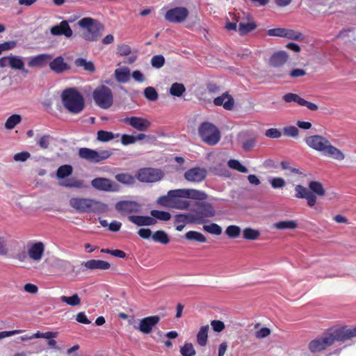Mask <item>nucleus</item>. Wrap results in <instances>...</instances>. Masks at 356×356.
<instances>
[{
    "label": "nucleus",
    "mask_w": 356,
    "mask_h": 356,
    "mask_svg": "<svg viewBox=\"0 0 356 356\" xmlns=\"http://www.w3.org/2000/svg\"><path fill=\"white\" fill-rule=\"evenodd\" d=\"M198 200L195 203L197 210L194 213L178 214L175 216L176 222H188L195 225H203L208 218L214 217L216 211L213 206L209 202Z\"/></svg>",
    "instance_id": "nucleus-1"
},
{
    "label": "nucleus",
    "mask_w": 356,
    "mask_h": 356,
    "mask_svg": "<svg viewBox=\"0 0 356 356\" xmlns=\"http://www.w3.org/2000/svg\"><path fill=\"white\" fill-rule=\"evenodd\" d=\"M70 206L79 213H104L108 209L106 204L95 199L74 197L70 199Z\"/></svg>",
    "instance_id": "nucleus-2"
},
{
    "label": "nucleus",
    "mask_w": 356,
    "mask_h": 356,
    "mask_svg": "<svg viewBox=\"0 0 356 356\" xmlns=\"http://www.w3.org/2000/svg\"><path fill=\"white\" fill-rule=\"evenodd\" d=\"M63 106L72 114L80 113L85 106L82 95L75 88L65 89L61 93Z\"/></svg>",
    "instance_id": "nucleus-3"
},
{
    "label": "nucleus",
    "mask_w": 356,
    "mask_h": 356,
    "mask_svg": "<svg viewBox=\"0 0 356 356\" xmlns=\"http://www.w3.org/2000/svg\"><path fill=\"white\" fill-rule=\"evenodd\" d=\"M336 341H340L336 329H332L312 340L308 343V350L312 353H321L332 346Z\"/></svg>",
    "instance_id": "nucleus-4"
},
{
    "label": "nucleus",
    "mask_w": 356,
    "mask_h": 356,
    "mask_svg": "<svg viewBox=\"0 0 356 356\" xmlns=\"http://www.w3.org/2000/svg\"><path fill=\"white\" fill-rule=\"evenodd\" d=\"M198 134L201 140L209 145H216L220 140L221 134L218 127L213 124L204 122L200 124Z\"/></svg>",
    "instance_id": "nucleus-5"
},
{
    "label": "nucleus",
    "mask_w": 356,
    "mask_h": 356,
    "mask_svg": "<svg viewBox=\"0 0 356 356\" xmlns=\"http://www.w3.org/2000/svg\"><path fill=\"white\" fill-rule=\"evenodd\" d=\"M73 168L70 165H63L60 166L56 171V177L59 179V185L67 188H82L84 187L82 180L74 178L67 179L71 175Z\"/></svg>",
    "instance_id": "nucleus-6"
},
{
    "label": "nucleus",
    "mask_w": 356,
    "mask_h": 356,
    "mask_svg": "<svg viewBox=\"0 0 356 356\" xmlns=\"http://www.w3.org/2000/svg\"><path fill=\"white\" fill-rule=\"evenodd\" d=\"M95 104L102 108H110L113 102V93L108 87L101 85L96 88L92 92Z\"/></svg>",
    "instance_id": "nucleus-7"
},
{
    "label": "nucleus",
    "mask_w": 356,
    "mask_h": 356,
    "mask_svg": "<svg viewBox=\"0 0 356 356\" xmlns=\"http://www.w3.org/2000/svg\"><path fill=\"white\" fill-rule=\"evenodd\" d=\"M79 25L83 29L82 37L88 41H96L101 36L99 25L90 17H85L79 22Z\"/></svg>",
    "instance_id": "nucleus-8"
},
{
    "label": "nucleus",
    "mask_w": 356,
    "mask_h": 356,
    "mask_svg": "<svg viewBox=\"0 0 356 356\" xmlns=\"http://www.w3.org/2000/svg\"><path fill=\"white\" fill-rule=\"evenodd\" d=\"M289 59L288 54L284 51L275 52L269 59V65L271 67L277 68L274 74L275 77L284 78L288 74V71L281 69V67L287 62Z\"/></svg>",
    "instance_id": "nucleus-9"
},
{
    "label": "nucleus",
    "mask_w": 356,
    "mask_h": 356,
    "mask_svg": "<svg viewBox=\"0 0 356 356\" xmlns=\"http://www.w3.org/2000/svg\"><path fill=\"white\" fill-rule=\"evenodd\" d=\"M168 195L171 197L188 198L195 200H205L208 197V195L205 192L193 188L170 190L168 192Z\"/></svg>",
    "instance_id": "nucleus-10"
},
{
    "label": "nucleus",
    "mask_w": 356,
    "mask_h": 356,
    "mask_svg": "<svg viewBox=\"0 0 356 356\" xmlns=\"http://www.w3.org/2000/svg\"><path fill=\"white\" fill-rule=\"evenodd\" d=\"M79 156L81 159L88 160L92 163H98L108 159L111 153L108 150H101L97 152L86 147L80 148Z\"/></svg>",
    "instance_id": "nucleus-11"
},
{
    "label": "nucleus",
    "mask_w": 356,
    "mask_h": 356,
    "mask_svg": "<svg viewBox=\"0 0 356 356\" xmlns=\"http://www.w3.org/2000/svg\"><path fill=\"white\" fill-rule=\"evenodd\" d=\"M136 177L141 182L152 183L161 180L163 173L159 169L147 168L139 170Z\"/></svg>",
    "instance_id": "nucleus-12"
},
{
    "label": "nucleus",
    "mask_w": 356,
    "mask_h": 356,
    "mask_svg": "<svg viewBox=\"0 0 356 356\" xmlns=\"http://www.w3.org/2000/svg\"><path fill=\"white\" fill-rule=\"evenodd\" d=\"M91 186L95 189L104 192H117L120 190V186L115 181L105 177H97L93 179Z\"/></svg>",
    "instance_id": "nucleus-13"
},
{
    "label": "nucleus",
    "mask_w": 356,
    "mask_h": 356,
    "mask_svg": "<svg viewBox=\"0 0 356 356\" xmlns=\"http://www.w3.org/2000/svg\"><path fill=\"white\" fill-rule=\"evenodd\" d=\"M161 321V317L157 315L149 316L141 318L138 325H134V327L144 334H150L154 328Z\"/></svg>",
    "instance_id": "nucleus-14"
},
{
    "label": "nucleus",
    "mask_w": 356,
    "mask_h": 356,
    "mask_svg": "<svg viewBox=\"0 0 356 356\" xmlns=\"http://www.w3.org/2000/svg\"><path fill=\"white\" fill-rule=\"evenodd\" d=\"M188 10L185 7H175L165 14V19L170 23H181L188 16Z\"/></svg>",
    "instance_id": "nucleus-15"
},
{
    "label": "nucleus",
    "mask_w": 356,
    "mask_h": 356,
    "mask_svg": "<svg viewBox=\"0 0 356 356\" xmlns=\"http://www.w3.org/2000/svg\"><path fill=\"white\" fill-rule=\"evenodd\" d=\"M305 143L309 147L323 154L330 141L321 135H314L307 137Z\"/></svg>",
    "instance_id": "nucleus-16"
},
{
    "label": "nucleus",
    "mask_w": 356,
    "mask_h": 356,
    "mask_svg": "<svg viewBox=\"0 0 356 356\" xmlns=\"http://www.w3.org/2000/svg\"><path fill=\"white\" fill-rule=\"evenodd\" d=\"M123 122L139 131H146L152 125L147 118L136 116L125 118Z\"/></svg>",
    "instance_id": "nucleus-17"
},
{
    "label": "nucleus",
    "mask_w": 356,
    "mask_h": 356,
    "mask_svg": "<svg viewBox=\"0 0 356 356\" xmlns=\"http://www.w3.org/2000/svg\"><path fill=\"white\" fill-rule=\"evenodd\" d=\"M140 208V204L135 201L122 200L115 204V209L121 214L138 213Z\"/></svg>",
    "instance_id": "nucleus-18"
},
{
    "label": "nucleus",
    "mask_w": 356,
    "mask_h": 356,
    "mask_svg": "<svg viewBox=\"0 0 356 356\" xmlns=\"http://www.w3.org/2000/svg\"><path fill=\"white\" fill-rule=\"evenodd\" d=\"M207 172L203 168H192L184 172V178L190 182H200L203 181L207 176Z\"/></svg>",
    "instance_id": "nucleus-19"
},
{
    "label": "nucleus",
    "mask_w": 356,
    "mask_h": 356,
    "mask_svg": "<svg viewBox=\"0 0 356 356\" xmlns=\"http://www.w3.org/2000/svg\"><path fill=\"white\" fill-rule=\"evenodd\" d=\"M44 245L42 242H36L28 248V255L31 259L35 262L40 261L44 252Z\"/></svg>",
    "instance_id": "nucleus-20"
},
{
    "label": "nucleus",
    "mask_w": 356,
    "mask_h": 356,
    "mask_svg": "<svg viewBox=\"0 0 356 356\" xmlns=\"http://www.w3.org/2000/svg\"><path fill=\"white\" fill-rule=\"evenodd\" d=\"M213 104L216 106H222L225 109L230 111L234 108V100L228 92H225L222 95L216 97L213 99Z\"/></svg>",
    "instance_id": "nucleus-21"
},
{
    "label": "nucleus",
    "mask_w": 356,
    "mask_h": 356,
    "mask_svg": "<svg viewBox=\"0 0 356 356\" xmlns=\"http://www.w3.org/2000/svg\"><path fill=\"white\" fill-rule=\"evenodd\" d=\"M50 32L54 35H61L70 38L72 35V31L67 21H62L58 25L51 28Z\"/></svg>",
    "instance_id": "nucleus-22"
},
{
    "label": "nucleus",
    "mask_w": 356,
    "mask_h": 356,
    "mask_svg": "<svg viewBox=\"0 0 356 356\" xmlns=\"http://www.w3.org/2000/svg\"><path fill=\"white\" fill-rule=\"evenodd\" d=\"M323 155L337 161H342L346 158L345 154L343 151L332 145L331 143H330L329 145L326 148Z\"/></svg>",
    "instance_id": "nucleus-23"
},
{
    "label": "nucleus",
    "mask_w": 356,
    "mask_h": 356,
    "mask_svg": "<svg viewBox=\"0 0 356 356\" xmlns=\"http://www.w3.org/2000/svg\"><path fill=\"white\" fill-rule=\"evenodd\" d=\"M49 63L50 69L57 74H61L70 68L68 65L64 62L62 56H58L53 60H51Z\"/></svg>",
    "instance_id": "nucleus-24"
},
{
    "label": "nucleus",
    "mask_w": 356,
    "mask_h": 356,
    "mask_svg": "<svg viewBox=\"0 0 356 356\" xmlns=\"http://www.w3.org/2000/svg\"><path fill=\"white\" fill-rule=\"evenodd\" d=\"M83 265L87 268L90 270H108L111 268V264L103 260L99 259H91L88 260L84 263Z\"/></svg>",
    "instance_id": "nucleus-25"
},
{
    "label": "nucleus",
    "mask_w": 356,
    "mask_h": 356,
    "mask_svg": "<svg viewBox=\"0 0 356 356\" xmlns=\"http://www.w3.org/2000/svg\"><path fill=\"white\" fill-rule=\"evenodd\" d=\"M129 220L137 226H149L156 223V220L149 216H129Z\"/></svg>",
    "instance_id": "nucleus-26"
},
{
    "label": "nucleus",
    "mask_w": 356,
    "mask_h": 356,
    "mask_svg": "<svg viewBox=\"0 0 356 356\" xmlns=\"http://www.w3.org/2000/svg\"><path fill=\"white\" fill-rule=\"evenodd\" d=\"M52 59L51 54H39L35 57L31 58L29 61V65L30 67H42L50 62Z\"/></svg>",
    "instance_id": "nucleus-27"
},
{
    "label": "nucleus",
    "mask_w": 356,
    "mask_h": 356,
    "mask_svg": "<svg viewBox=\"0 0 356 356\" xmlns=\"http://www.w3.org/2000/svg\"><path fill=\"white\" fill-rule=\"evenodd\" d=\"M336 330L340 341H345L356 337V325L350 328L346 327L337 328Z\"/></svg>",
    "instance_id": "nucleus-28"
},
{
    "label": "nucleus",
    "mask_w": 356,
    "mask_h": 356,
    "mask_svg": "<svg viewBox=\"0 0 356 356\" xmlns=\"http://www.w3.org/2000/svg\"><path fill=\"white\" fill-rule=\"evenodd\" d=\"M53 266L61 273H67L74 270V266L67 260L56 258L53 261Z\"/></svg>",
    "instance_id": "nucleus-29"
},
{
    "label": "nucleus",
    "mask_w": 356,
    "mask_h": 356,
    "mask_svg": "<svg viewBox=\"0 0 356 356\" xmlns=\"http://www.w3.org/2000/svg\"><path fill=\"white\" fill-rule=\"evenodd\" d=\"M114 74L116 80L120 83H127L130 79V70L127 67L116 69Z\"/></svg>",
    "instance_id": "nucleus-30"
},
{
    "label": "nucleus",
    "mask_w": 356,
    "mask_h": 356,
    "mask_svg": "<svg viewBox=\"0 0 356 356\" xmlns=\"http://www.w3.org/2000/svg\"><path fill=\"white\" fill-rule=\"evenodd\" d=\"M209 330V325H205L200 327L197 334V343L201 346H205L208 340V332Z\"/></svg>",
    "instance_id": "nucleus-31"
},
{
    "label": "nucleus",
    "mask_w": 356,
    "mask_h": 356,
    "mask_svg": "<svg viewBox=\"0 0 356 356\" xmlns=\"http://www.w3.org/2000/svg\"><path fill=\"white\" fill-rule=\"evenodd\" d=\"M298 224L295 220L280 221L273 224V227L277 229H295Z\"/></svg>",
    "instance_id": "nucleus-32"
},
{
    "label": "nucleus",
    "mask_w": 356,
    "mask_h": 356,
    "mask_svg": "<svg viewBox=\"0 0 356 356\" xmlns=\"http://www.w3.org/2000/svg\"><path fill=\"white\" fill-rule=\"evenodd\" d=\"M74 63L77 67H81L86 71L90 72H94L95 71L94 63L92 61H88L85 58H79L75 60Z\"/></svg>",
    "instance_id": "nucleus-33"
},
{
    "label": "nucleus",
    "mask_w": 356,
    "mask_h": 356,
    "mask_svg": "<svg viewBox=\"0 0 356 356\" xmlns=\"http://www.w3.org/2000/svg\"><path fill=\"white\" fill-rule=\"evenodd\" d=\"M309 188L314 195L323 197L325 195V190L319 181H312L309 183Z\"/></svg>",
    "instance_id": "nucleus-34"
},
{
    "label": "nucleus",
    "mask_w": 356,
    "mask_h": 356,
    "mask_svg": "<svg viewBox=\"0 0 356 356\" xmlns=\"http://www.w3.org/2000/svg\"><path fill=\"white\" fill-rule=\"evenodd\" d=\"M60 300L61 302H65L72 307L78 306L81 304V298L77 293L73 294L70 297L62 296L60 297Z\"/></svg>",
    "instance_id": "nucleus-35"
},
{
    "label": "nucleus",
    "mask_w": 356,
    "mask_h": 356,
    "mask_svg": "<svg viewBox=\"0 0 356 356\" xmlns=\"http://www.w3.org/2000/svg\"><path fill=\"white\" fill-rule=\"evenodd\" d=\"M152 238L154 241L164 245L168 244L170 241L168 235L163 230H159L154 232L152 236Z\"/></svg>",
    "instance_id": "nucleus-36"
},
{
    "label": "nucleus",
    "mask_w": 356,
    "mask_h": 356,
    "mask_svg": "<svg viewBox=\"0 0 356 356\" xmlns=\"http://www.w3.org/2000/svg\"><path fill=\"white\" fill-rule=\"evenodd\" d=\"M185 238L188 241H195L204 243L207 241L204 234L196 231H190L186 233Z\"/></svg>",
    "instance_id": "nucleus-37"
},
{
    "label": "nucleus",
    "mask_w": 356,
    "mask_h": 356,
    "mask_svg": "<svg viewBox=\"0 0 356 356\" xmlns=\"http://www.w3.org/2000/svg\"><path fill=\"white\" fill-rule=\"evenodd\" d=\"M10 66L14 70H19L24 73L28 72V71L24 68V63L23 60L17 56H11V62Z\"/></svg>",
    "instance_id": "nucleus-38"
},
{
    "label": "nucleus",
    "mask_w": 356,
    "mask_h": 356,
    "mask_svg": "<svg viewBox=\"0 0 356 356\" xmlns=\"http://www.w3.org/2000/svg\"><path fill=\"white\" fill-rule=\"evenodd\" d=\"M22 121V117L19 115L14 114L10 116L6 123H5V128L8 130H11L14 129V127L19 124Z\"/></svg>",
    "instance_id": "nucleus-39"
},
{
    "label": "nucleus",
    "mask_w": 356,
    "mask_h": 356,
    "mask_svg": "<svg viewBox=\"0 0 356 356\" xmlns=\"http://www.w3.org/2000/svg\"><path fill=\"white\" fill-rule=\"evenodd\" d=\"M203 230L211 234L219 236L222 234V227L216 223H211L209 225H204Z\"/></svg>",
    "instance_id": "nucleus-40"
},
{
    "label": "nucleus",
    "mask_w": 356,
    "mask_h": 356,
    "mask_svg": "<svg viewBox=\"0 0 356 356\" xmlns=\"http://www.w3.org/2000/svg\"><path fill=\"white\" fill-rule=\"evenodd\" d=\"M256 27V24L254 22H239L238 24V32L241 35H245L251 31L254 30Z\"/></svg>",
    "instance_id": "nucleus-41"
},
{
    "label": "nucleus",
    "mask_w": 356,
    "mask_h": 356,
    "mask_svg": "<svg viewBox=\"0 0 356 356\" xmlns=\"http://www.w3.org/2000/svg\"><path fill=\"white\" fill-rule=\"evenodd\" d=\"M186 91V88L182 83H174L170 88V93L172 96L181 97Z\"/></svg>",
    "instance_id": "nucleus-42"
},
{
    "label": "nucleus",
    "mask_w": 356,
    "mask_h": 356,
    "mask_svg": "<svg viewBox=\"0 0 356 356\" xmlns=\"http://www.w3.org/2000/svg\"><path fill=\"white\" fill-rule=\"evenodd\" d=\"M228 166L238 172L242 173L248 172V168L244 166L239 161L236 159H230L227 163Z\"/></svg>",
    "instance_id": "nucleus-43"
},
{
    "label": "nucleus",
    "mask_w": 356,
    "mask_h": 356,
    "mask_svg": "<svg viewBox=\"0 0 356 356\" xmlns=\"http://www.w3.org/2000/svg\"><path fill=\"white\" fill-rule=\"evenodd\" d=\"M150 213L155 220L158 219L163 221H168L171 218V214L167 211L152 210Z\"/></svg>",
    "instance_id": "nucleus-44"
},
{
    "label": "nucleus",
    "mask_w": 356,
    "mask_h": 356,
    "mask_svg": "<svg viewBox=\"0 0 356 356\" xmlns=\"http://www.w3.org/2000/svg\"><path fill=\"white\" fill-rule=\"evenodd\" d=\"M180 353L182 356H195L196 351L191 343H186L180 348Z\"/></svg>",
    "instance_id": "nucleus-45"
},
{
    "label": "nucleus",
    "mask_w": 356,
    "mask_h": 356,
    "mask_svg": "<svg viewBox=\"0 0 356 356\" xmlns=\"http://www.w3.org/2000/svg\"><path fill=\"white\" fill-rule=\"evenodd\" d=\"M115 179L118 181L127 185H131L134 183V178L126 173L118 174L115 175Z\"/></svg>",
    "instance_id": "nucleus-46"
},
{
    "label": "nucleus",
    "mask_w": 356,
    "mask_h": 356,
    "mask_svg": "<svg viewBox=\"0 0 356 356\" xmlns=\"http://www.w3.org/2000/svg\"><path fill=\"white\" fill-rule=\"evenodd\" d=\"M284 38L294 40H300L302 39V35L301 33L296 31L292 29H284Z\"/></svg>",
    "instance_id": "nucleus-47"
},
{
    "label": "nucleus",
    "mask_w": 356,
    "mask_h": 356,
    "mask_svg": "<svg viewBox=\"0 0 356 356\" xmlns=\"http://www.w3.org/2000/svg\"><path fill=\"white\" fill-rule=\"evenodd\" d=\"M260 235L259 231L250 227L245 228L243 230V237L247 240H255Z\"/></svg>",
    "instance_id": "nucleus-48"
},
{
    "label": "nucleus",
    "mask_w": 356,
    "mask_h": 356,
    "mask_svg": "<svg viewBox=\"0 0 356 356\" xmlns=\"http://www.w3.org/2000/svg\"><path fill=\"white\" fill-rule=\"evenodd\" d=\"M241 229L238 226L229 225L225 229V234L232 238H237L241 234Z\"/></svg>",
    "instance_id": "nucleus-49"
},
{
    "label": "nucleus",
    "mask_w": 356,
    "mask_h": 356,
    "mask_svg": "<svg viewBox=\"0 0 356 356\" xmlns=\"http://www.w3.org/2000/svg\"><path fill=\"white\" fill-rule=\"evenodd\" d=\"M58 332H47L44 333L38 332L33 334V335H31L32 339H40V338L51 339V338H56V337H58Z\"/></svg>",
    "instance_id": "nucleus-50"
},
{
    "label": "nucleus",
    "mask_w": 356,
    "mask_h": 356,
    "mask_svg": "<svg viewBox=\"0 0 356 356\" xmlns=\"http://www.w3.org/2000/svg\"><path fill=\"white\" fill-rule=\"evenodd\" d=\"M115 138L113 133L100 130L97 132V140L102 142H108Z\"/></svg>",
    "instance_id": "nucleus-51"
},
{
    "label": "nucleus",
    "mask_w": 356,
    "mask_h": 356,
    "mask_svg": "<svg viewBox=\"0 0 356 356\" xmlns=\"http://www.w3.org/2000/svg\"><path fill=\"white\" fill-rule=\"evenodd\" d=\"M145 97L149 101H156L158 99V93L154 88L149 86L144 90Z\"/></svg>",
    "instance_id": "nucleus-52"
},
{
    "label": "nucleus",
    "mask_w": 356,
    "mask_h": 356,
    "mask_svg": "<svg viewBox=\"0 0 356 356\" xmlns=\"http://www.w3.org/2000/svg\"><path fill=\"white\" fill-rule=\"evenodd\" d=\"M283 99L287 103L296 102L300 105L302 98L297 94L289 92L283 96Z\"/></svg>",
    "instance_id": "nucleus-53"
},
{
    "label": "nucleus",
    "mask_w": 356,
    "mask_h": 356,
    "mask_svg": "<svg viewBox=\"0 0 356 356\" xmlns=\"http://www.w3.org/2000/svg\"><path fill=\"white\" fill-rule=\"evenodd\" d=\"M295 191L296 198H305L310 192L307 188L300 184L295 186Z\"/></svg>",
    "instance_id": "nucleus-54"
},
{
    "label": "nucleus",
    "mask_w": 356,
    "mask_h": 356,
    "mask_svg": "<svg viewBox=\"0 0 356 356\" xmlns=\"http://www.w3.org/2000/svg\"><path fill=\"white\" fill-rule=\"evenodd\" d=\"M269 182L273 188H282L285 186L286 181L282 177H274L269 180Z\"/></svg>",
    "instance_id": "nucleus-55"
},
{
    "label": "nucleus",
    "mask_w": 356,
    "mask_h": 356,
    "mask_svg": "<svg viewBox=\"0 0 356 356\" xmlns=\"http://www.w3.org/2000/svg\"><path fill=\"white\" fill-rule=\"evenodd\" d=\"M165 63V58L162 55L154 56L151 59V64L155 68H161Z\"/></svg>",
    "instance_id": "nucleus-56"
},
{
    "label": "nucleus",
    "mask_w": 356,
    "mask_h": 356,
    "mask_svg": "<svg viewBox=\"0 0 356 356\" xmlns=\"http://www.w3.org/2000/svg\"><path fill=\"white\" fill-rule=\"evenodd\" d=\"M191 206V203L187 200H178L172 204L171 208H175L181 210H186Z\"/></svg>",
    "instance_id": "nucleus-57"
},
{
    "label": "nucleus",
    "mask_w": 356,
    "mask_h": 356,
    "mask_svg": "<svg viewBox=\"0 0 356 356\" xmlns=\"http://www.w3.org/2000/svg\"><path fill=\"white\" fill-rule=\"evenodd\" d=\"M211 326L214 332H220L225 328V323L219 320H213L211 321Z\"/></svg>",
    "instance_id": "nucleus-58"
},
{
    "label": "nucleus",
    "mask_w": 356,
    "mask_h": 356,
    "mask_svg": "<svg viewBox=\"0 0 356 356\" xmlns=\"http://www.w3.org/2000/svg\"><path fill=\"white\" fill-rule=\"evenodd\" d=\"M271 333V330L268 327H262L257 330L254 333V337L257 339H261L268 337Z\"/></svg>",
    "instance_id": "nucleus-59"
},
{
    "label": "nucleus",
    "mask_w": 356,
    "mask_h": 356,
    "mask_svg": "<svg viewBox=\"0 0 356 356\" xmlns=\"http://www.w3.org/2000/svg\"><path fill=\"white\" fill-rule=\"evenodd\" d=\"M51 137L49 135H44L38 140V144L42 149H47L50 145Z\"/></svg>",
    "instance_id": "nucleus-60"
},
{
    "label": "nucleus",
    "mask_w": 356,
    "mask_h": 356,
    "mask_svg": "<svg viewBox=\"0 0 356 356\" xmlns=\"http://www.w3.org/2000/svg\"><path fill=\"white\" fill-rule=\"evenodd\" d=\"M284 134L290 136V137H296L298 135L299 131L294 126H289L284 127L283 129Z\"/></svg>",
    "instance_id": "nucleus-61"
},
{
    "label": "nucleus",
    "mask_w": 356,
    "mask_h": 356,
    "mask_svg": "<svg viewBox=\"0 0 356 356\" xmlns=\"http://www.w3.org/2000/svg\"><path fill=\"white\" fill-rule=\"evenodd\" d=\"M17 42L15 41H8L0 44V54L3 51L10 50L16 47Z\"/></svg>",
    "instance_id": "nucleus-62"
},
{
    "label": "nucleus",
    "mask_w": 356,
    "mask_h": 356,
    "mask_svg": "<svg viewBox=\"0 0 356 356\" xmlns=\"http://www.w3.org/2000/svg\"><path fill=\"white\" fill-rule=\"evenodd\" d=\"M30 157H31V154L29 152H22L15 154L13 156V159L17 162H18V161L24 162L27 159H29Z\"/></svg>",
    "instance_id": "nucleus-63"
},
{
    "label": "nucleus",
    "mask_w": 356,
    "mask_h": 356,
    "mask_svg": "<svg viewBox=\"0 0 356 356\" xmlns=\"http://www.w3.org/2000/svg\"><path fill=\"white\" fill-rule=\"evenodd\" d=\"M265 135L270 138H279L281 137L282 133L277 129L271 128L266 131Z\"/></svg>",
    "instance_id": "nucleus-64"
}]
</instances>
